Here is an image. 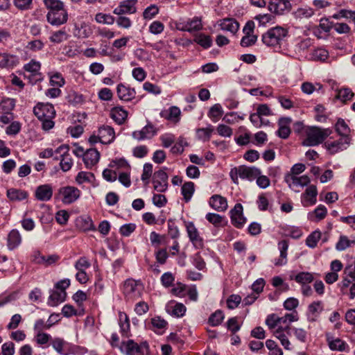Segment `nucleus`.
<instances>
[{"mask_svg": "<svg viewBox=\"0 0 355 355\" xmlns=\"http://www.w3.org/2000/svg\"><path fill=\"white\" fill-rule=\"evenodd\" d=\"M44 3L49 10L46 14V20L49 24L58 26L67 21L68 13L62 1L44 0Z\"/></svg>", "mask_w": 355, "mask_h": 355, "instance_id": "1", "label": "nucleus"}, {"mask_svg": "<svg viewBox=\"0 0 355 355\" xmlns=\"http://www.w3.org/2000/svg\"><path fill=\"white\" fill-rule=\"evenodd\" d=\"M331 131L327 128L322 129L316 126L309 127L305 130L306 138L302 141L304 146H315L322 144Z\"/></svg>", "mask_w": 355, "mask_h": 355, "instance_id": "2", "label": "nucleus"}, {"mask_svg": "<svg viewBox=\"0 0 355 355\" xmlns=\"http://www.w3.org/2000/svg\"><path fill=\"white\" fill-rule=\"evenodd\" d=\"M288 31L282 26H275L268 30L262 35V42L268 46H280L282 41L288 36Z\"/></svg>", "mask_w": 355, "mask_h": 355, "instance_id": "3", "label": "nucleus"}, {"mask_svg": "<svg viewBox=\"0 0 355 355\" xmlns=\"http://www.w3.org/2000/svg\"><path fill=\"white\" fill-rule=\"evenodd\" d=\"M81 191L73 186H64L60 187L55 198L60 200L65 205H70L76 202L80 196Z\"/></svg>", "mask_w": 355, "mask_h": 355, "instance_id": "4", "label": "nucleus"}, {"mask_svg": "<svg viewBox=\"0 0 355 355\" xmlns=\"http://www.w3.org/2000/svg\"><path fill=\"white\" fill-rule=\"evenodd\" d=\"M144 286L140 280L128 279L123 285V293L128 300H135L139 298L143 293Z\"/></svg>", "mask_w": 355, "mask_h": 355, "instance_id": "5", "label": "nucleus"}, {"mask_svg": "<svg viewBox=\"0 0 355 355\" xmlns=\"http://www.w3.org/2000/svg\"><path fill=\"white\" fill-rule=\"evenodd\" d=\"M120 349L126 355H144L148 352L149 346L147 342L139 345L133 340H128L121 343Z\"/></svg>", "mask_w": 355, "mask_h": 355, "instance_id": "6", "label": "nucleus"}, {"mask_svg": "<svg viewBox=\"0 0 355 355\" xmlns=\"http://www.w3.org/2000/svg\"><path fill=\"white\" fill-rule=\"evenodd\" d=\"M33 113L38 119L54 118L55 110L51 103H38L33 108Z\"/></svg>", "mask_w": 355, "mask_h": 355, "instance_id": "7", "label": "nucleus"}, {"mask_svg": "<svg viewBox=\"0 0 355 355\" xmlns=\"http://www.w3.org/2000/svg\"><path fill=\"white\" fill-rule=\"evenodd\" d=\"M350 141V137H340L339 139L334 141L325 142L324 146L331 155H334L346 150L349 146Z\"/></svg>", "mask_w": 355, "mask_h": 355, "instance_id": "8", "label": "nucleus"}, {"mask_svg": "<svg viewBox=\"0 0 355 355\" xmlns=\"http://www.w3.org/2000/svg\"><path fill=\"white\" fill-rule=\"evenodd\" d=\"M153 187L157 192H164L168 188V175L164 170H159L153 175Z\"/></svg>", "mask_w": 355, "mask_h": 355, "instance_id": "9", "label": "nucleus"}, {"mask_svg": "<svg viewBox=\"0 0 355 355\" xmlns=\"http://www.w3.org/2000/svg\"><path fill=\"white\" fill-rule=\"evenodd\" d=\"M69 150L68 145H62L55 150V153L60 154L62 157L60 165L61 169L64 172L69 171L73 165V160L69 154Z\"/></svg>", "mask_w": 355, "mask_h": 355, "instance_id": "10", "label": "nucleus"}, {"mask_svg": "<svg viewBox=\"0 0 355 355\" xmlns=\"http://www.w3.org/2000/svg\"><path fill=\"white\" fill-rule=\"evenodd\" d=\"M291 9V3L289 0H270L268 3V10L277 15H283Z\"/></svg>", "mask_w": 355, "mask_h": 355, "instance_id": "11", "label": "nucleus"}, {"mask_svg": "<svg viewBox=\"0 0 355 355\" xmlns=\"http://www.w3.org/2000/svg\"><path fill=\"white\" fill-rule=\"evenodd\" d=\"M230 218L232 223L237 228H241L246 222L245 218L243 215V206L240 203L235 205L234 207L230 211Z\"/></svg>", "mask_w": 355, "mask_h": 355, "instance_id": "12", "label": "nucleus"}, {"mask_svg": "<svg viewBox=\"0 0 355 355\" xmlns=\"http://www.w3.org/2000/svg\"><path fill=\"white\" fill-rule=\"evenodd\" d=\"M53 187L50 184H44L36 187L35 198L42 202L49 201L53 196Z\"/></svg>", "mask_w": 355, "mask_h": 355, "instance_id": "13", "label": "nucleus"}, {"mask_svg": "<svg viewBox=\"0 0 355 355\" xmlns=\"http://www.w3.org/2000/svg\"><path fill=\"white\" fill-rule=\"evenodd\" d=\"M137 0H124L114 8L113 12L117 15L124 14H134L137 11L136 3Z\"/></svg>", "mask_w": 355, "mask_h": 355, "instance_id": "14", "label": "nucleus"}, {"mask_svg": "<svg viewBox=\"0 0 355 355\" xmlns=\"http://www.w3.org/2000/svg\"><path fill=\"white\" fill-rule=\"evenodd\" d=\"M318 190L315 185L309 186L302 195V203L304 207L313 205L317 201Z\"/></svg>", "mask_w": 355, "mask_h": 355, "instance_id": "15", "label": "nucleus"}, {"mask_svg": "<svg viewBox=\"0 0 355 355\" xmlns=\"http://www.w3.org/2000/svg\"><path fill=\"white\" fill-rule=\"evenodd\" d=\"M187 232L188 236L192 243L196 248H202L203 246L202 239L200 236L197 228L195 227L193 223L188 222L186 223Z\"/></svg>", "mask_w": 355, "mask_h": 355, "instance_id": "16", "label": "nucleus"}, {"mask_svg": "<svg viewBox=\"0 0 355 355\" xmlns=\"http://www.w3.org/2000/svg\"><path fill=\"white\" fill-rule=\"evenodd\" d=\"M157 133V130L153 124L148 123L141 130L134 131L132 137L137 140H144L152 138Z\"/></svg>", "mask_w": 355, "mask_h": 355, "instance_id": "17", "label": "nucleus"}, {"mask_svg": "<svg viewBox=\"0 0 355 355\" xmlns=\"http://www.w3.org/2000/svg\"><path fill=\"white\" fill-rule=\"evenodd\" d=\"M292 122L291 117H281L278 121L279 128L277 135L284 139L288 138L291 134L290 124Z\"/></svg>", "mask_w": 355, "mask_h": 355, "instance_id": "18", "label": "nucleus"}, {"mask_svg": "<svg viewBox=\"0 0 355 355\" xmlns=\"http://www.w3.org/2000/svg\"><path fill=\"white\" fill-rule=\"evenodd\" d=\"M324 310V305L321 301H314L308 306L307 318L309 322H315Z\"/></svg>", "mask_w": 355, "mask_h": 355, "instance_id": "19", "label": "nucleus"}, {"mask_svg": "<svg viewBox=\"0 0 355 355\" xmlns=\"http://www.w3.org/2000/svg\"><path fill=\"white\" fill-rule=\"evenodd\" d=\"M100 137V142L102 144H110L115 138L114 128L107 125H103L98 130Z\"/></svg>", "mask_w": 355, "mask_h": 355, "instance_id": "20", "label": "nucleus"}, {"mask_svg": "<svg viewBox=\"0 0 355 355\" xmlns=\"http://www.w3.org/2000/svg\"><path fill=\"white\" fill-rule=\"evenodd\" d=\"M100 153L96 148L87 149L83 156V162L87 168H92L99 161Z\"/></svg>", "mask_w": 355, "mask_h": 355, "instance_id": "21", "label": "nucleus"}, {"mask_svg": "<svg viewBox=\"0 0 355 355\" xmlns=\"http://www.w3.org/2000/svg\"><path fill=\"white\" fill-rule=\"evenodd\" d=\"M285 182L288 184L290 188L293 189L295 187H305L310 182V178L304 175L300 177H297L288 174L284 178Z\"/></svg>", "mask_w": 355, "mask_h": 355, "instance_id": "22", "label": "nucleus"}, {"mask_svg": "<svg viewBox=\"0 0 355 355\" xmlns=\"http://www.w3.org/2000/svg\"><path fill=\"white\" fill-rule=\"evenodd\" d=\"M239 173L241 179H247L252 181L261 174V171L255 166L250 167L241 165L239 166Z\"/></svg>", "mask_w": 355, "mask_h": 355, "instance_id": "23", "label": "nucleus"}, {"mask_svg": "<svg viewBox=\"0 0 355 355\" xmlns=\"http://www.w3.org/2000/svg\"><path fill=\"white\" fill-rule=\"evenodd\" d=\"M326 336L329 347L331 350L345 352L349 349V345L345 341L340 338H334L330 334H327Z\"/></svg>", "mask_w": 355, "mask_h": 355, "instance_id": "24", "label": "nucleus"}, {"mask_svg": "<svg viewBox=\"0 0 355 355\" xmlns=\"http://www.w3.org/2000/svg\"><path fill=\"white\" fill-rule=\"evenodd\" d=\"M116 92L118 97L121 100L125 101L132 100L133 98H135L136 95L135 89L127 87L122 83L118 85L116 88Z\"/></svg>", "mask_w": 355, "mask_h": 355, "instance_id": "25", "label": "nucleus"}, {"mask_svg": "<svg viewBox=\"0 0 355 355\" xmlns=\"http://www.w3.org/2000/svg\"><path fill=\"white\" fill-rule=\"evenodd\" d=\"M19 64L17 55L2 53H0V68H13Z\"/></svg>", "mask_w": 355, "mask_h": 355, "instance_id": "26", "label": "nucleus"}, {"mask_svg": "<svg viewBox=\"0 0 355 355\" xmlns=\"http://www.w3.org/2000/svg\"><path fill=\"white\" fill-rule=\"evenodd\" d=\"M186 306L182 303L170 302L166 306V311L171 315L180 318L184 315Z\"/></svg>", "mask_w": 355, "mask_h": 355, "instance_id": "27", "label": "nucleus"}, {"mask_svg": "<svg viewBox=\"0 0 355 355\" xmlns=\"http://www.w3.org/2000/svg\"><path fill=\"white\" fill-rule=\"evenodd\" d=\"M218 26L220 27L221 30L229 31L232 34H235L239 28V22L233 18H225L220 20L218 23Z\"/></svg>", "mask_w": 355, "mask_h": 355, "instance_id": "28", "label": "nucleus"}, {"mask_svg": "<svg viewBox=\"0 0 355 355\" xmlns=\"http://www.w3.org/2000/svg\"><path fill=\"white\" fill-rule=\"evenodd\" d=\"M210 206L218 211H225L227 208V202L225 198L220 195H214L209 199Z\"/></svg>", "mask_w": 355, "mask_h": 355, "instance_id": "29", "label": "nucleus"}, {"mask_svg": "<svg viewBox=\"0 0 355 355\" xmlns=\"http://www.w3.org/2000/svg\"><path fill=\"white\" fill-rule=\"evenodd\" d=\"M110 116L117 124L121 125L128 117V112L121 107H115L110 110Z\"/></svg>", "mask_w": 355, "mask_h": 355, "instance_id": "30", "label": "nucleus"}, {"mask_svg": "<svg viewBox=\"0 0 355 355\" xmlns=\"http://www.w3.org/2000/svg\"><path fill=\"white\" fill-rule=\"evenodd\" d=\"M6 196L11 201H21L28 197V193L24 190L11 188L7 190Z\"/></svg>", "mask_w": 355, "mask_h": 355, "instance_id": "31", "label": "nucleus"}, {"mask_svg": "<svg viewBox=\"0 0 355 355\" xmlns=\"http://www.w3.org/2000/svg\"><path fill=\"white\" fill-rule=\"evenodd\" d=\"M76 226L83 232L94 230L95 226L91 217L88 216H80L76 220Z\"/></svg>", "mask_w": 355, "mask_h": 355, "instance_id": "32", "label": "nucleus"}, {"mask_svg": "<svg viewBox=\"0 0 355 355\" xmlns=\"http://www.w3.org/2000/svg\"><path fill=\"white\" fill-rule=\"evenodd\" d=\"M66 296V291H52L48 300V304L51 306H57L59 303L64 301Z\"/></svg>", "mask_w": 355, "mask_h": 355, "instance_id": "33", "label": "nucleus"}, {"mask_svg": "<svg viewBox=\"0 0 355 355\" xmlns=\"http://www.w3.org/2000/svg\"><path fill=\"white\" fill-rule=\"evenodd\" d=\"M21 242V236L19 231L12 230L10 232L8 236V248L12 250L19 245Z\"/></svg>", "mask_w": 355, "mask_h": 355, "instance_id": "34", "label": "nucleus"}, {"mask_svg": "<svg viewBox=\"0 0 355 355\" xmlns=\"http://www.w3.org/2000/svg\"><path fill=\"white\" fill-rule=\"evenodd\" d=\"M119 326L121 334L128 337L130 333V320L128 315L124 312L119 313Z\"/></svg>", "mask_w": 355, "mask_h": 355, "instance_id": "35", "label": "nucleus"}, {"mask_svg": "<svg viewBox=\"0 0 355 355\" xmlns=\"http://www.w3.org/2000/svg\"><path fill=\"white\" fill-rule=\"evenodd\" d=\"M335 128L340 137H349L350 128L343 119H338Z\"/></svg>", "mask_w": 355, "mask_h": 355, "instance_id": "36", "label": "nucleus"}, {"mask_svg": "<svg viewBox=\"0 0 355 355\" xmlns=\"http://www.w3.org/2000/svg\"><path fill=\"white\" fill-rule=\"evenodd\" d=\"M68 34L65 29H61L55 32H53L49 37L50 41L52 43L60 44L68 39Z\"/></svg>", "mask_w": 355, "mask_h": 355, "instance_id": "37", "label": "nucleus"}, {"mask_svg": "<svg viewBox=\"0 0 355 355\" xmlns=\"http://www.w3.org/2000/svg\"><path fill=\"white\" fill-rule=\"evenodd\" d=\"M194 183L192 182H185L181 189V193L185 202H188L194 193Z\"/></svg>", "mask_w": 355, "mask_h": 355, "instance_id": "38", "label": "nucleus"}, {"mask_svg": "<svg viewBox=\"0 0 355 355\" xmlns=\"http://www.w3.org/2000/svg\"><path fill=\"white\" fill-rule=\"evenodd\" d=\"M193 41L204 49H208L212 45V40L211 37L202 33L196 35Z\"/></svg>", "mask_w": 355, "mask_h": 355, "instance_id": "39", "label": "nucleus"}, {"mask_svg": "<svg viewBox=\"0 0 355 355\" xmlns=\"http://www.w3.org/2000/svg\"><path fill=\"white\" fill-rule=\"evenodd\" d=\"M15 106V100L12 98H3L0 101V112L1 113H12L11 111Z\"/></svg>", "mask_w": 355, "mask_h": 355, "instance_id": "40", "label": "nucleus"}, {"mask_svg": "<svg viewBox=\"0 0 355 355\" xmlns=\"http://www.w3.org/2000/svg\"><path fill=\"white\" fill-rule=\"evenodd\" d=\"M321 232L319 230L313 232L306 239V245L311 248H315L318 241L321 239Z\"/></svg>", "mask_w": 355, "mask_h": 355, "instance_id": "41", "label": "nucleus"}, {"mask_svg": "<svg viewBox=\"0 0 355 355\" xmlns=\"http://www.w3.org/2000/svg\"><path fill=\"white\" fill-rule=\"evenodd\" d=\"M213 131L214 128L211 125L205 128H198L196 131L197 137L204 141H209Z\"/></svg>", "mask_w": 355, "mask_h": 355, "instance_id": "42", "label": "nucleus"}, {"mask_svg": "<svg viewBox=\"0 0 355 355\" xmlns=\"http://www.w3.org/2000/svg\"><path fill=\"white\" fill-rule=\"evenodd\" d=\"M225 316L222 311L217 310L209 318L208 322L212 327H216L219 325L222 321L223 320Z\"/></svg>", "mask_w": 355, "mask_h": 355, "instance_id": "43", "label": "nucleus"}, {"mask_svg": "<svg viewBox=\"0 0 355 355\" xmlns=\"http://www.w3.org/2000/svg\"><path fill=\"white\" fill-rule=\"evenodd\" d=\"M294 279L299 284L305 285L313 280V276L311 272H302L296 275Z\"/></svg>", "mask_w": 355, "mask_h": 355, "instance_id": "44", "label": "nucleus"}, {"mask_svg": "<svg viewBox=\"0 0 355 355\" xmlns=\"http://www.w3.org/2000/svg\"><path fill=\"white\" fill-rule=\"evenodd\" d=\"M93 180H94V175L90 172L80 171L76 177V181L78 184L92 182Z\"/></svg>", "mask_w": 355, "mask_h": 355, "instance_id": "45", "label": "nucleus"}, {"mask_svg": "<svg viewBox=\"0 0 355 355\" xmlns=\"http://www.w3.org/2000/svg\"><path fill=\"white\" fill-rule=\"evenodd\" d=\"M223 113L221 105L220 104H215L210 108L208 116L214 122H216L222 116Z\"/></svg>", "mask_w": 355, "mask_h": 355, "instance_id": "46", "label": "nucleus"}, {"mask_svg": "<svg viewBox=\"0 0 355 355\" xmlns=\"http://www.w3.org/2000/svg\"><path fill=\"white\" fill-rule=\"evenodd\" d=\"M354 96V94L349 88H341L337 94V98L344 103L351 101Z\"/></svg>", "mask_w": 355, "mask_h": 355, "instance_id": "47", "label": "nucleus"}, {"mask_svg": "<svg viewBox=\"0 0 355 355\" xmlns=\"http://www.w3.org/2000/svg\"><path fill=\"white\" fill-rule=\"evenodd\" d=\"M41 64L39 62L31 60L29 63L24 65V69L28 72L32 73L33 76H37L40 69Z\"/></svg>", "mask_w": 355, "mask_h": 355, "instance_id": "48", "label": "nucleus"}, {"mask_svg": "<svg viewBox=\"0 0 355 355\" xmlns=\"http://www.w3.org/2000/svg\"><path fill=\"white\" fill-rule=\"evenodd\" d=\"M95 19L98 23L109 25L113 24L114 22V18L112 15L101 12L96 15Z\"/></svg>", "mask_w": 355, "mask_h": 355, "instance_id": "49", "label": "nucleus"}, {"mask_svg": "<svg viewBox=\"0 0 355 355\" xmlns=\"http://www.w3.org/2000/svg\"><path fill=\"white\" fill-rule=\"evenodd\" d=\"M109 167L116 169L123 168L125 170L129 169L130 168V164L125 159H119L111 161L109 164Z\"/></svg>", "mask_w": 355, "mask_h": 355, "instance_id": "50", "label": "nucleus"}, {"mask_svg": "<svg viewBox=\"0 0 355 355\" xmlns=\"http://www.w3.org/2000/svg\"><path fill=\"white\" fill-rule=\"evenodd\" d=\"M314 60L325 61L329 57V52L324 49H315L312 54Z\"/></svg>", "mask_w": 355, "mask_h": 355, "instance_id": "51", "label": "nucleus"}, {"mask_svg": "<svg viewBox=\"0 0 355 355\" xmlns=\"http://www.w3.org/2000/svg\"><path fill=\"white\" fill-rule=\"evenodd\" d=\"M91 266V263L86 257H80L75 263L76 270H85Z\"/></svg>", "mask_w": 355, "mask_h": 355, "instance_id": "52", "label": "nucleus"}, {"mask_svg": "<svg viewBox=\"0 0 355 355\" xmlns=\"http://www.w3.org/2000/svg\"><path fill=\"white\" fill-rule=\"evenodd\" d=\"M187 26H188L189 32L200 31L202 28L201 20L198 17H194L193 19L187 21Z\"/></svg>", "mask_w": 355, "mask_h": 355, "instance_id": "53", "label": "nucleus"}, {"mask_svg": "<svg viewBox=\"0 0 355 355\" xmlns=\"http://www.w3.org/2000/svg\"><path fill=\"white\" fill-rule=\"evenodd\" d=\"M295 338L302 343H305L307 338V332L302 328L293 327L291 329Z\"/></svg>", "mask_w": 355, "mask_h": 355, "instance_id": "54", "label": "nucleus"}, {"mask_svg": "<svg viewBox=\"0 0 355 355\" xmlns=\"http://www.w3.org/2000/svg\"><path fill=\"white\" fill-rule=\"evenodd\" d=\"M174 281L175 277L170 272H164L161 277V282L162 285L166 288L172 286Z\"/></svg>", "mask_w": 355, "mask_h": 355, "instance_id": "55", "label": "nucleus"}, {"mask_svg": "<svg viewBox=\"0 0 355 355\" xmlns=\"http://www.w3.org/2000/svg\"><path fill=\"white\" fill-rule=\"evenodd\" d=\"M44 46V44L40 40H35L28 42L26 48L32 51H38L42 50Z\"/></svg>", "mask_w": 355, "mask_h": 355, "instance_id": "56", "label": "nucleus"}, {"mask_svg": "<svg viewBox=\"0 0 355 355\" xmlns=\"http://www.w3.org/2000/svg\"><path fill=\"white\" fill-rule=\"evenodd\" d=\"M135 229L136 225L135 223H128L120 227L119 232L123 236H129Z\"/></svg>", "mask_w": 355, "mask_h": 355, "instance_id": "57", "label": "nucleus"}, {"mask_svg": "<svg viewBox=\"0 0 355 355\" xmlns=\"http://www.w3.org/2000/svg\"><path fill=\"white\" fill-rule=\"evenodd\" d=\"M257 36L254 35H245L241 40V45L243 47L252 46L256 43Z\"/></svg>", "mask_w": 355, "mask_h": 355, "instance_id": "58", "label": "nucleus"}, {"mask_svg": "<svg viewBox=\"0 0 355 355\" xmlns=\"http://www.w3.org/2000/svg\"><path fill=\"white\" fill-rule=\"evenodd\" d=\"M241 297L238 295H232L227 300V306L230 309L236 308L241 303Z\"/></svg>", "mask_w": 355, "mask_h": 355, "instance_id": "59", "label": "nucleus"}, {"mask_svg": "<svg viewBox=\"0 0 355 355\" xmlns=\"http://www.w3.org/2000/svg\"><path fill=\"white\" fill-rule=\"evenodd\" d=\"M227 328L230 330L233 334L239 331L241 326L238 323V320L236 317H233L230 318L227 322Z\"/></svg>", "mask_w": 355, "mask_h": 355, "instance_id": "60", "label": "nucleus"}, {"mask_svg": "<svg viewBox=\"0 0 355 355\" xmlns=\"http://www.w3.org/2000/svg\"><path fill=\"white\" fill-rule=\"evenodd\" d=\"M156 261L159 264H164L168 257L166 249H159L155 252Z\"/></svg>", "mask_w": 355, "mask_h": 355, "instance_id": "61", "label": "nucleus"}, {"mask_svg": "<svg viewBox=\"0 0 355 355\" xmlns=\"http://www.w3.org/2000/svg\"><path fill=\"white\" fill-rule=\"evenodd\" d=\"M280 318L275 314L268 315L266 320V324L270 329H274L278 324H280Z\"/></svg>", "mask_w": 355, "mask_h": 355, "instance_id": "62", "label": "nucleus"}, {"mask_svg": "<svg viewBox=\"0 0 355 355\" xmlns=\"http://www.w3.org/2000/svg\"><path fill=\"white\" fill-rule=\"evenodd\" d=\"M216 130L218 135L224 137H230L233 132L230 127L224 124H219Z\"/></svg>", "mask_w": 355, "mask_h": 355, "instance_id": "63", "label": "nucleus"}, {"mask_svg": "<svg viewBox=\"0 0 355 355\" xmlns=\"http://www.w3.org/2000/svg\"><path fill=\"white\" fill-rule=\"evenodd\" d=\"M159 9L155 5H151L146 8L144 12L143 16L145 19H152L158 13Z\"/></svg>", "mask_w": 355, "mask_h": 355, "instance_id": "64", "label": "nucleus"}]
</instances>
